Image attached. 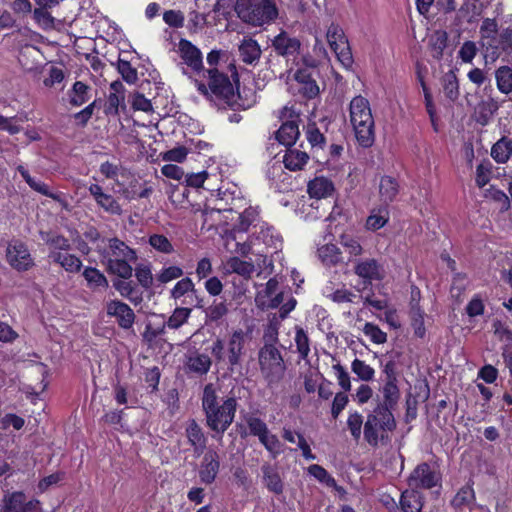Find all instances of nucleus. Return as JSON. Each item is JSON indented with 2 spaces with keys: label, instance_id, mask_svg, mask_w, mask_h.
Segmentation results:
<instances>
[{
  "label": "nucleus",
  "instance_id": "46",
  "mask_svg": "<svg viewBox=\"0 0 512 512\" xmlns=\"http://www.w3.org/2000/svg\"><path fill=\"white\" fill-rule=\"evenodd\" d=\"M228 313L227 304L224 301L213 303L205 310V317L207 322H218Z\"/></svg>",
  "mask_w": 512,
  "mask_h": 512
},
{
  "label": "nucleus",
  "instance_id": "15",
  "mask_svg": "<svg viewBox=\"0 0 512 512\" xmlns=\"http://www.w3.org/2000/svg\"><path fill=\"white\" fill-rule=\"evenodd\" d=\"M106 313L114 317L122 329H131L135 322V313L131 307L119 300H110L106 304Z\"/></svg>",
  "mask_w": 512,
  "mask_h": 512
},
{
  "label": "nucleus",
  "instance_id": "59",
  "mask_svg": "<svg viewBox=\"0 0 512 512\" xmlns=\"http://www.w3.org/2000/svg\"><path fill=\"white\" fill-rule=\"evenodd\" d=\"M117 69L127 83H135L137 81V70L131 66L130 62L119 59Z\"/></svg>",
  "mask_w": 512,
  "mask_h": 512
},
{
  "label": "nucleus",
  "instance_id": "17",
  "mask_svg": "<svg viewBox=\"0 0 512 512\" xmlns=\"http://www.w3.org/2000/svg\"><path fill=\"white\" fill-rule=\"evenodd\" d=\"M220 470V457L215 450H208L200 463L199 479L205 485L212 484Z\"/></svg>",
  "mask_w": 512,
  "mask_h": 512
},
{
  "label": "nucleus",
  "instance_id": "11",
  "mask_svg": "<svg viewBox=\"0 0 512 512\" xmlns=\"http://www.w3.org/2000/svg\"><path fill=\"white\" fill-rule=\"evenodd\" d=\"M327 41L330 48L335 53L337 60L345 68H350L353 64V56L347 37L341 27L331 24L327 30Z\"/></svg>",
  "mask_w": 512,
  "mask_h": 512
},
{
  "label": "nucleus",
  "instance_id": "51",
  "mask_svg": "<svg viewBox=\"0 0 512 512\" xmlns=\"http://www.w3.org/2000/svg\"><path fill=\"white\" fill-rule=\"evenodd\" d=\"M424 315V311L421 307L415 306V308L410 309L411 325L414 329V334L419 338H423L426 333Z\"/></svg>",
  "mask_w": 512,
  "mask_h": 512
},
{
  "label": "nucleus",
  "instance_id": "61",
  "mask_svg": "<svg viewBox=\"0 0 512 512\" xmlns=\"http://www.w3.org/2000/svg\"><path fill=\"white\" fill-rule=\"evenodd\" d=\"M184 274L182 268L178 266H169L163 268L160 273L157 275V280L162 283H168L172 280L178 279L182 277Z\"/></svg>",
  "mask_w": 512,
  "mask_h": 512
},
{
  "label": "nucleus",
  "instance_id": "38",
  "mask_svg": "<svg viewBox=\"0 0 512 512\" xmlns=\"http://www.w3.org/2000/svg\"><path fill=\"white\" fill-rule=\"evenodd\" d=\"M307 470L311 476L326 486L334 488L337 491L343 490V488L337 485L336 480L322 466L318 464H312L308 467Z\"/></svg>",
  "mask_w": 512,
  "mask_h": 512
},
{
  "label": "nucleus",
  "instance_id": "23",
  "mask_svg": "<svg viewBox=\"0 0 512 512\" xmlns=\"http://www.w3.org/2000/svg\"><path fill=\"white\" fill-rule=\"evenodd\" d=\"M294 79L301 84L300 92L306 98L312 99L318 95L319 87L308 68L298 69L294 74Z\"/></svg>",
  "mask_w": 512,
  "mask_h": 512
},
{
  "label": "nucleus",
  "instance_id": "30",
  "mask_svg": "<svg viewBox=\"0 0 512 512\" xmlns=\"http://www.w3.org/2000/svg\"><path fill=\"white\" fill-rule=\"evenodd\" d=\"M389 221L387 206L381 205L373 208L367 217L365 227L367 230L376 231L384 227Z\"/></svg>",
  "mask_w": 512,
  "mask_h": 512
},
{
  "label": "nucleus",
  "instance_id": "36",
  "mask_svg": "<svg viewBox=\"0 0 512 512\" xmlns=\"http://www.w3.org/2000/svg\"><path fill=\"white\" fill-rule=\"evenodd\" d=\"M83 277L87 281V286L93 291L108 287L106 276L97 268L86 267L83 271Z\"/></svg>",
  "mask_w": 512,
  "mask_h": 512
},
{
  "label": "nucleus",
  "instance_id": "54",
  "mask_svg": "<svg viewBox=\"0 0 512 512\" xmlns=\"http://www.w3.org/2000/svg\"><path fill=\"white\" fill-rule=\"evenodd\" d=\"M362 331L375 344H383L387 341V334L371 322H366Z\"/></svg>",
  "mask_w": 512,
  "mask_h": 512
},
{
  "label": "nucleus",
  "instance_id": "27",
  "mask_svg": "<svg viewBox=\"0 0 512 512\" xmlns=\"http://www.w3.org/2000/svg\"><path fill=\"white\" fill-rule=\"evenodd\" d=\"M192 309L188 307H177L172 312L171 316L168 318V320L164 323L163 327L159 330H155L152 332V336L156 337L162 333H164L165 327H168L169 329H179L182 325H184L190 315H191Z\"/></svg>",
  "mask_w": 512,
  "mask_h": 512
},
{
  "label": "nucleus",
  "instance_id": "63",
  "mask_svg": "<svg viewBox=\"0 0 512 512\" xmlns=\"http://www.w3.org/2000/svg\"><path fill=\"white\" fill-rule=\"evenodd\" d=\"M184 19V14L180 10H167L163 14L164 22L173 28L183 27Z\"/></svg>",
  "mask_w": 512,
  "mask_h": 512
},
{
  "label": "nucleus",
  "instance_id": "4",
  "mask_svg": "<svg viewBox=\"0 0 512 512\" xmlns=\"http://www.w3.org/2000/svg\"><path fill=\"white\" fill-rule=\"evenodd\" d=\"M350 123L358 144L369 148L375 141L374 119L369 101L363 96L354 97L349 105Z\"/></svg>",
  "mask_w": 512,
  "mask_h": 512
},
{
  "label": "nucleus",
  "instance_id": "22",
  "mask_svg": "<svg viewBox=\"0 0 512 512\" xmlns=\"http://www.w3.org/2000/svg\"><path fill=\"white\" fill-rule=\"evenodd\" d=\"M378 192L382 205L388 207V205L396 199L399 193V183L391 176H382L379 182Z\"/></svg>",
  "mask_w": 512,
  "mask_h": 512
},
{
  "label": "nucleus",
  "instance_id": "48",
  "mask_svg": "<svg viewBox=\"0 0 512 512\" xmlns=\"http://www.w3.org/2000/svg\"><path fill=\"white\" fill-rule=\"evenodd\" d=\"M135 277L140 286L150 289L153 286V274L150 264H139L135 268Z\"/></svg>",
  "mask_w": 512,
  "mask_h": 512
},
{
  "label": "nucleus",
  "instance_id": "19",
  "mask_svg": "<svg viewBox=\"0 0 512 512\" xmlns=\"http://www.w3.org/2000/svg\"><path fill=\"white\" fill-rule=\"evenodd\" d=\"M272 47L277 55L289 58L299 54L301 42L286 31H281L272 39Z\"/></svg>",
  "mask_w": 512,
  "mask_h": 512
},
{
  "label": "nucleus",
  "instance_id": "10",
  "mask_svg": "<svg viewBox=\"0 0 512 512\" xmlns=\"http://www.w3.org/2000/svg\"><path fill=\"white\" fill-rule=\"evenodd\" d=\"M279 119L282 125L276 132V139L284 146H292L300 135V115L293 107L284 106L279 112Z\"/></svg>",
  "mask_w": 512,
  "mask_h": 512
},
{
  "label": "nucleus",
  "instance_id": "14",
  "mask_svg": "<svg viewBox=\"0 0 512 512\" xmlns=\"http://www.w3.org/2000/svg\"><path fill=\"white\" fill-rule=\"evenodd\" d=\"M439 480V475L428 463H421L410 474L408 485L417 491L418 489H431L438 484Z\"/></svg>",
  "mask_w": 512,
  "mask_h": 512
},
{
  "label": "nucleus",
  "instance_id": "26",
  "mask_svg": "<svg viewBox=\"0 0 512 512\" xmlns=\"http://www.w3.org/2000/svg\"><path fill=\"white\" fill-rule=\"evenodd\" d=\"M261 471L266 488L274 494H281L284 490V485L277 468L265 463L262 465Z\"/></svg>",
  "mask_w": 512,
  "mask_h": 512
},
{
  "label": "nucleus",
  "instance_id": "40",
  "mask_svg": "<svg viewBox=\"0 0 512 512\" xmlns=\"http://www.w3.org/2000/svg\"><path fill=\"white\" fill-rule=\"evenodd\" d=\"M195 284L189 277L182 278L179 280L170 291V297L174 300L181 299L182 297L189 296V294H195Z\"/></svg>",
  "mask_w": 512,
  "mask_h": 512
},
{
  "label": "nucleus",
  "instance_id": "32",
  "mask_svg": "<svg viewBox=\"0 0 512 512\" xmlns=\"http://www.w3.org/2000/svg\"><path fill=\"white\" fill-rule=\"evenodd\" d=\"M318 258L328 267L335 266L342 260V252L335 244H325L318 248Z\"/></svg>",
  "mask_w": 512,
  "mask_h": 512
},
{
  "label": "nucleus",
  "instance_id": "41",
  "mask_svg": "<svg viewBox=\"0 0 512 512\" xmlns=\"http://www.w3.org/2000/svg\"><path fill=\"white\" fill-rule=\"evenodd\" d=\"M443 92L445 96L454 101L459 97L458 79L453 71L444 74L442 78Z\"/></svg>",
  "mask_w": 512,
  "mask_h": 512
},
{
  "label": "nucleus",
  "instance_id": "28",
  "mask_svg": "<svg viewBox=\"0 0 512 512\" xmlns=\"http://www.w3.org/2000/svg\"><path fill=\"white\" fill-rule=\"evenodd\" d=\"M399 504L403 512H421L423 497L419 491L410 488L402 492Z\"/></svg>",
  "mask_w": 512,
  "mask_h": 512
},
{
  "label": "nucleus",
  "instance_id": "52",
  "mask_svg": "<svg viewBox=\"0 0 512 512\" xmlns=\"http://www.w3.org/2000/svg\"><path fill=\"white\" fill-rule=\"evenodd\" d=\"M340 243L351 257L360 256L363 253V248L359 240L350 235H342L340 237Z\"/></svg>",
  "mask_w": 512,
  "mask_h": 512
},
{
  "label": "nucleus",
  "instance_id": "21",
  "mask_svg": "<svg viewBox=\"0 0 512 512\" xmlns=\"http://www.w3.org/2000/svg\"><path fill=\"white\" fill-rule=\"evenodd\" d=\"M240 59L247 65H256L262 55V50L258 42L248 36H244L238 45Z\"/></svg>",
  "mask_w": 512,
  "mask_h": 512
},
{
  "label": "nucleus",
  "instance_id": "8",
  "mask_svg": "<svg viewBox=\"0 0 512 512\" xmlns=\"http://www.w3.org/2000/svg\"><path fill=\"white\" fill-rule=\"evenodd\" d=\"M245 333L243 330H235L230 336L227 345L221 339H216L211 346V353L217 363L227 362L229 370L233 372L241 365Z\"/></svg>",
  "mask_w": 512,
  "mask_h": 512
},
{
  "label": "nucleus",
  "instance_id": "33",
  "mask_svg": "<svg viewBox=\"0 0 512 512\" xmlns=\"http://www.w3.org/2000/svg\"><path fill=\"white\" fill-rule=\"evenodd\" d=\"M99 171L107 179L114 180L119 186H124V184L118 180L119 176L122 178H129V176L131 175L130 171L124 168L122 165L115 164L109 161L103 162L100 165Z\"/></svg>",
  "mask_w": 512,
  "mask_h": 512
},
{
  "label": "nucleus",
  "instance_id": "44",
  "mask_svg": "<svg viewBox=\"0 0 512 512\" xmlns=\"http://www.w3.org/2000/svg\"><path fill=\"white\" fill-rule=\"evenodd\" d=\"M88 92L89 87L82 81H76L73 84L71 93H70V103L73 106H81L85 102L88 101Z\"/></svg>",
  "mask_w": 512,
  "mask_h": 512
},
{
  "label": "nucleus",
  "instance_id": "53",
  "mask_svg": "<svg viewBox=\"0 0 512 512\" xmlns=\"http://www.w3.org/2000/svg\"><path fill=\"white\" fill-rule=\"evenodd\" d=\"M29 187L31 189H33L34 191L44 195V196H47L57 202H60V203H63L64 202V199H63V194L60 193V192H53L50 190L49 186L40 181V180H36L35 178L30 182L29 184Z\"/></svg>",
  "mask_w": 512,
  "mask_h": 512
},
{
  "label": "nucleus",
  "instance_id": "58",
  "mask_svg": "<svg viewBox=\"0 0 512 512\" xmlns=\"http://www.w3.org/2000/svg\"><path fill=\"white\" fill-rule=\"evenodd\" d=\"M431 49L433 56L435 58H441L443 55V50L447 45V36L445 32H436L430 38Z\"/></svg>",
  "mask_w": 512,
  "mask_h": 512
},
{
  "label": "nucleus",
  "instance_id": "5",
  "mask_svg": "<svg viewBox=\"0 0 512 512\" xmlns=\"http://www.w3.org/2000/svg\"><path fill=\"white\" fill-rule=\"evenodd\" d=\"M396 420L391 410L376 406L366 417L364 423V439L376 447L380 442L389 439V433L396 429Z\"/></svg>",
  "mask_w": 512,
  "mask_h": 512
},
{
  "label": "nucleus",
  "instance_id": "35",
  "mask_svg": "<svg viewBox=\"0 0 512 512\" xmlns=\"http://www.w3.org/2000/svg\"><path fill=\"white\" fill-rule=\"evenodd\" d=\"M382 393L383 401L379 402L376 406L384 407L392 411L400 398V392L396 382L385 381Z\"/></svg>",
  "mask_w": 512,
  "mask_h": 512
},
{
  "label": "nucleus",
  "instance_id": "62",
  "mask_svg": "<svg viewBox=\"0 0 512 512\" xmlns=\"http://www.w3.org/2000/svg\"><path fill=\"white\" fill-rule=\"evenodd\" d=\"M332 369L337 378L339 386L344 391H350V389H351L350 376H349L348 372L345 370V368L339 362H337L336 364H334L332 366Z\"/></svg>",
  "mask_w": 512,
  "mask_h": 512
},
{
  "label": "nucleus",
  "instance_id": "37",
  "mask_svg": "<svg viewBox=\"0 0 512 512\" xmlns=\"http://www.w3.org/2000/svg\"><path fill=\"white\" fill-rule=\"evenodd\" d=\"M512 155V140L503 137L492 147L491 156L497 163H505Z\"/></svg>",
  "mask_w": 512,
  "mask_h": 512
},
{
  "label": "nucleus",
  "instance_id": "45",
  "mask_svg": "<svg viewBox=\"0 0 512 512\" xmlns=\"http://www.w3.org/2000/svg\"><path fill=\"white\" fill-rule=\"evenodd\" d=\"M498 89L505 94L512 91V70L508 66H502L496 71Z\"/></svg>",
  "mask_w": 512,
  "mask_h": 512
},
{
  "label": "nucleus",
  "instance_id": "57",
  "mask_svg": "<svg viewBox=\"0 0 512 512\" xmlns=\"http://www.w3.org/2000/svg\"><path fill=\"white\" fill-rule=\"evenodd\" d=\"M279 326L280 323L275 317L272 320H270L263 334L264 345L276 346V344L278 343Z\"/></svg>",
  "mask_w": 512,
  "mask_h": 512
},
{
  "label": "nucleus",
  "instance_id": "3",
  "mask_svg": "<svg viewBox=\"0 0 512 512\" xmlns=\"http://www.w3.org/2000/svg\"><path fill=\"white\" fill-rule=\"evenodd\" d=\"M479 44L486 63H494L504 52L512 53V28L508 27L499 34L495 18H484L479 28Z\"/></svg>",
  "mask_w": 512,
  "mask_h": 512
},
{
  "label": "nucleus",
  "instance_id": "55",
  "mask_svg": "<svg viewBox=\"0 0 512 512\" xmlns=\"http://www.w3.org/2000/svg\"><path fill=\"white\" fill-rule=\"evenodd\" d=\"M96 203L110 214L120 215L122 213L121 205L111 194L105 193Z\"/></svg>",
  "mask_w": 512,
  "mask_h": 512
},
{
  "label": "nucleus",
  "instance_id": "50",
  "mask_svg": "<svg viewBox=\"0 0 512 512\" xmlns=\"http://www.w3.org/2000/svg\"><path fill=\"white\" fill-rule=\"evenodd\" d=\"M362 426L364 427L363 416L357 411L350 412L347 418V427L355 441L361 437Z\"/></svg>",
  "mask_w": 512,
  "mask_h": 512
},
{
  "label": "nucleus",
  "instance_id": "39",
  "mask_svg": "<svg viewBox=\"0 0 512 512\" xmlns=\"http://www.w3.org/2000/svg\"><path fill=\"white\" fill-rule=\"evenodd\" d=\"M228 271L244 277H250L255 267L252 262L241 260L238 257H230L226 262Z\"/></svg>",
  "mask_w": 512,
  "mask_h": 512
},
{
  "label": "nucleus",
  "instance_id": "2",
  "mask_svg": "<svg viewBox=\"0 0 512 512\" xmlns=\"http://www.w3.org/2000/svg\"><path fill=\"white\" fill-rule=\"evenodd\" d=\"M102 263L109 274L122 279H129L133 275V267L137 259L135 249L129 247L117 237L107 239L106 247L99 250Z\"/></svg>",
  "mask_w": 512,
  "mask_h": 512
},
{
  "label": "nucleus",
  "instance_id": "25",
  "mask_svg": "<svg viewBox=\"0 0 512 512\" xmlns=\"http://www.w3.org/2000/svg\"><path fill=\"white\" fill-rule=\"evenodd\" d=\"M49 258L59 264L66 272L77 273L82 267L81 260L73 254L61 251H50Z\"/></svg>",
  "mask_w": 512,
  "mask_h": 512
},
{
  "label": "nucleus",
  "instance_id": "60",
  "mask_svg": "<svg viewBox=\"0 0 512 512\" xmlns=\"http://www.w3.org/2000/svg\"><path fill=\"white\" fill-rule=\"evenodd\" d=\"M328 298L335 303L341 304L355 303V299L359 298V296L343 287L333 291L331 294L328 295Z\"/></svg>",
  "mask_w": 512,
  "mask_h": 512
},
{
  "label": "nucleus",
  "instance_id": "7",
  "mask_svg": "<svg viewBox=\"0 0 512 512\" xmlns=\"http://www.w3.org/2000/svg\"><path fill=\"white\" fill-rule=\"evenodd\" d=\"M207 74L209 80L208 87L203 82L197 79L194 80L197 90L206 97L214 95L216 98L223 100L227 105L234 106L238 95L235 93L229 77L224 73H220L216 68L208 69Z\"/></svg>",
  "mask_w": 512,
  "mask_h": 512
},
{
  "label": "nucleus",
  "instance_id": "43",
  "mask_svg": "<svg viewBox=\"0 0 512 512\" xmlns=\"http://www.w3.org/2000/svg\"><path fill=\"white\" fill-rule=\"evenodd\" d=\"M149 245L157 252L171 254L174 247L171 241L163 234H151L148 239Z\"/></svg>",
  "mask_w": 512,
  "mask_h": 512
},
{
  "label": "nucleus",
  "instance_id": "56",
  "mask_svg": "<svg viewBox=\"0 0 512 512\" xmlns=\"http://www.w3.org/2000/svg\"><path fill=\"white\" fill-rule=\"evenodd\" d=\"M207 24V15L204 12L197 10L189 13L188 29L192 33H197L202 30Z\"/></svg>",
  "mask_w": 512,
  "mask_h": 512
},
{
  "label": "nucleus",
  "instance_id": "24",
  "mask_svg": "<svg viewBox=\"0 0 512 512\" xmlns=\"http://www.w3.org/2000/svg\"><path fill=\"white\" fill-rule=\"evenodd\" d=\"M307 191L311 198L322 199L332 195L334 184L326 177H315L309 181Z\"/></svg>",
  "mask_w": 512,
  "mask_h": 512
},
{
  "label": "nucleus",
  "instance_id": "47",
  "mask_svg": "<svg viewBox=\"0 0 512 512\" xmlns=\"http://www.w3.org/2000/svg\"><path fill=\"white\" fill-rule=\"evenodd\" d=\"M475 500V492L471 485L463 486L452 499V506L461 508L462 506L469 505Z\"/></svg>",
  "mask_w": 512,
  "mask_h": 512
},
{
  "label": "nucleus",
  "instance_id": "12",
  "mask_svg": "<svg viewBox=\"0 0 512 512\" xmlns=\"http://www.w3.org/2000/svg\"><path fill=\"white\" fill-rule=\"evenodd\" d=\"M0 512H42V508L39 500H29L23 492L16 491L4 495Z\"/></svg>",
  "mask_w": 512,
  "mask_h": 512
},
{
  "label": "nucleus",
  "instance_id": "34",
  "mask_svg": "<svg viewBox=\"0 0 512 512\" xmlns=\"http://www.w3.org/2000/svg\"><path fill=\"white\" fill-rule=\"evenodd\" d=\"M186 436L189 443L194 447L195 451L203 450L206 444V438L199 424L191 419L186 427Z\"/></svg>",
  "mask_w": 512,
  "mask_h": 512
},
{
  "label": "nucleus",
  "instance_id": "13",
  "mask_svg": "<svg viewBox=\"0 0 512 512\" xmlns=\"http://www.w3.org/2000/svg\"><path fill=\"white\" fill-rule=\"evenodd\" d=\"M6 260L17 271H27L34 265L27 246L19 240L9 242L6 249Z\"/></svg>",
  "mask_w": 512,
  "mask_h": 512
},
{
  "label": "nucleus",
  "instance_id": "9",
  "mask_svg": "<svg viewBox=\"0 0 512 512\" xmlns=\"http://www.w3.org/2000/svg\"><path fill=\"white\" fill-rule=\"evenodd\" d=\"M258 356L260 370L269 382L278 381L282 378L286 365L276 346L263 345Z\"/></svg>",
  "mask_w": 512,
  "mask_h": 512
},
{
  "label": "nucleus",
  "instance_id": "18",
  "mask_svg": "<svg viewBox=\"0 0 512 512\" xmlns=\"http://www.w3.org/2000/svg\"><path fill=\"white\" fill-rule=\"evenodd\" d=\"M211 365L212 360L209 355L195 350L185 355L183 367L186 374L204 376L209 372Z\"/></svg>",
  "mask_w": 512,
  "mask_h": 512
},
{
  "label": "nucleus",
  "instance_id": "1",
  "mask_svg": "<svg viewBox=\"0 0 512 512\" xmlns=\"http://www.w3.org/2000/svg\"><path fill=\"white\" fill-rule=\"evenodd\" d=\"M201 401L207 426L222 436L234 421L237 399L231 396L220 401L214 384L208 383L203 389Z\"/></svg>",
  "mask_w": 512,
  "mask_h": 512
},
{
  "label": "nucleus",
  "instance_id": "64",
  "mask_svg": "<svg viewBox=\"0 0 512 512\" xmlns=\"http://www.w3.org/2000/svg\"><path fill=\"white\" fill-rule=\"evenodd\" d=\"M246 424L249 429V433L253 436H258L263 434L266 430H268L267 424L260 418L256 416H248L245 418Z\"/></svg>",
  "mask_w": 512,
  "mask_h": 512
},
{
  "label": "nucleus",
  "instance_id": "16",
  "mask_svg": "<svg viewBox=\"0 0 512 512\" xmlns=\"http://www.w3.org/2000/svg\"><path fill=\"white\" fill-rule=\"evenodd\" d=\"M178 53L183 62L192 72L203 70V57L201 51L189 40L181 39L178 43Z\"/></svg>",
  "mask_w": 512,
  "mask_h": 512
},
{
  "label": "nucleus",
  "instance_id": "20",
  "mask_svg": "<svg viewBox=\"0 0 512 512\" xmlns=\"http://www.w3.org/2000/svg\"><path fill=\"white\" fill-rule=\"evenodd\" d=\"M354 273L363 279L364 283H372L383 278V268L374 258L355 261Z\"/></svg>",
  "mask_w": 512,
  "mask_h": 512
},
{
  "label": "nucleus",
  "instance_id": "6",
  "mask_svg": "<svg viewBox=\"0 0 512 512\" xmlns=\"http://www.w3.org/2000/svg\"><path fill=\"white\" fill-rule=\"evenodd\" d=\"M235 11L242 21L252 26L269 24L278 17L274 0H238Z\"/></svg>",
  "mask_w": 512,
  "mask_h": 512
},
{
  "label": "nucleus",
  "instance_id": "29",
  "mask_svg": "<svg viewBox=\"0 0 512 512\" xmlns=\"http://www.w3.org/2000/svg\"><path fill=\"white\" fill-rule=\"evenodd\" d=\"M308 160V154L296 148H288L283 156L284 166L290 171L302 170Z\"/></svg>",
  "mask_w": 512,
  "mask_h": 512
},
{
  "label": "nucleus",
  "instance_id": "42",
  "mask_svg": "<svg viewBox=\"0 0 512 512\" xmlns=\"http://www.w3.org/2000/svg\"><path fill=\"white\" fill-rule=\"evenodd\" d=\"M295 344L297 348V352L299 353V358L301 360H306L310 353V340L307 333L303 328L296 326L295 327Z\"/></svg>",
  "mask_w": 512,
  "mask_h": 512
},
{
  "label": "nucleus",
  "instance_id": "31",
  "mask_svg": "<svg viewBox=\"0 0 512 512\" xmlns=\"http://www.w3.org/2000/svg\"><path fill=\"white\" fill-rule=\"evenodd\" d=\"M260 222L259 211L256 207H248L239 214L238 222L234 229L239 232H247L250 226L256 227Z\"/></svg>",
  "mask_w": 512,
  "mask_h": 512
},
{
  "label": "nucleus",
  "instance_id": "49",
  "mask_svg": "<svg viewBox=\"0 0 512 512\" xmlns=\"http://www.w3.org/2000/svg\"><path fill=\"white\" fill-rule=\"evenodd\" d=\"M351 370L362 381H371L374 378L375 370L363 360L354 359L351 364Z\"/></svg>",
  "mask_w": 512,
  "mask_h": 512
}]
</instances>
